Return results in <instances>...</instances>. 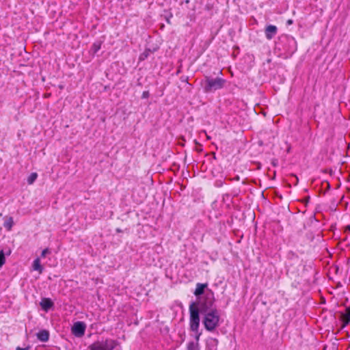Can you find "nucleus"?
<instances>
[{
  "mask_svg": "<svg viewBox=\"0 0 350 350\" xmlns=\"http://www.w3.org/2000/svg\"><path fill=\"white\" fill-rule=\"evenodd\" d=\"M215 297L213 293L211 291L206 293L204 297L196 303L201 314L217 310L215 305Z\"/></svg>",
  "mask_w": 350,
  "mask_h": 350,
  "instance_id": "nucleus-1",
  "label": "nucleus"
},
{
  "mask_svg": "<svg viewBox=\"0 0 350 350\" xmlns=\"http://www.w3.org/2000/svg\"><path fill=\"white\" fill-rule=\"evenodd\" d=\"M286 24L288 25L293 24V20H291V19L288 20L286 22Z\"/></svg>",
  "mask_w": 350,
  "mask_h": 350,
  "instance_id": "nucleus-22",
  "label": "nucleus"
},
{
  "mask_svg": "<svg viewBox=\"0 0 350 350\" xmlns=\"http://www.w3.org/2000/svg\"><path fill=\"white\" fill-rule=\"evenodd\" d=\"M150 50L144 51L139 57L140 60H144L145 58H146L148 56Z\"/></svg>",
  "mask_w": 350,
  "mask_h": 350,
  "instance_id": "nucleus-18",
  "label": "nucleus"
},
{
  "mask_svg": "<svg viewBox=\"0 0 350 350\" xmlns=\"http://www.w3.org/2000/svg\"><path fill=\"white\" fill-rule=\"evenodd\" d=\"M278 28L276 26L269 25L265 28V36L268 40H271L277 33Z\"/></svg>",
  "mask_w": 350,
  "mask_h": 350,
  "instance_id": "nucleus-7",
  "label": "nucleus"
},
{
  "mask_svg": "<svg viewBox=\"0 0 350 350\" xmlns=\"http://www.w3.org/2000/svg\"><path fill=\"white\" fill-rule=\"evenodd\" d=\"M208 284H202V283H198L196 284V288L194 291V295L196 296H200L202 295L204 292V289L207 288Z\"/></svg>",
  "mask_w": 350,
  "mask_h": 350,
  "instance_id": "nucleus-10",
  "label": "nucleus"
},
{
  "mask_svg": "<svg viewBox=\"0 0 350 350\" xmlns=\"http://www.w3.org/2000/svg\"><path fill=\"white\" fill-rule=\"evenodd\" d=\"M149 96V92L148 91H144L143 93H142V98H146Z\"/></svg>",
  "mask_w": 350,
  "mask_h": 350,
  "instance_id": "nucleus-20",
  "label": "nucleus"
},
{
  "mask_svg": "<svg viewBox=\"0 0 350 350\" xmlns=\"http://www.w3.org/2000/svg\"><path fill=\"white\" fill-rule=\"evenodd\" d=\"M345 230L346 231H350V226H346Z\"/></svg>",
  "mask_w": 350,
  "mask_h": 350,
  "instance_id": "nucleus-23",
  "label": "nucleus"
},
{
  "mask_svg": "<svg viewBox=\"0 0 350 350\" xmlns=\"http://www.w3.org/2000/svg\"><path fill=\"white\" fill-rule=\"evenodd\" d=\"M340 319L344 327L350 323V306L346 308L345 313H341Z\"/></svg>",
  "mask_w": 350,
  "mask_h": 350,
  "instance_id": "nucleus-9",
  "label": "nucleus"
},
{
  "mask_svg": "<svg viewBox=\"0 0 350 350\" xmlns=\"http://www.w3.org/2000/svg\"><path fill=\"white\" fill-rule=\"evenodd\" d=\"M5 258L3 251L0 250V268L5 264Z\"/></svg>",
  "mask_w": 350,
  "mask_h": 350,
  "instance_id": "nucleus-17",
  "label": "nucleus"
},
{
  "mask_svg": "<svg viewBox=\"0 0 350 350\" xmlns=\"http://www.w3.org/2000/svg\"><path fill=\"white\" fill-rule=\"evenodd\" d=\"M101 48V42H96L92 45V51L94 53H96Z\"/></svg>",
  "mask_w": 350,
  "mask_h": 350,
  "instance_id": "nucleus-15",
  "label": "nucleus"
},
{
  "mask_svg": "<svg viewBox=\"0 0 350 350\" xmlns=\"http://www.w3.org/2000/svg\"><path fill=\"white\" fill-rule=\"evenodd\" d=\"M286 39L287 43L289 45L293 46V48L291 50L290 53H294L297 50L296 41L295 40V39L293 37H286Z\"/></svg>",
  "mask_w": 350,
  "mask_h": 350,
  "instance_id": "nucleus-13",
  "label": "nucleus"
},
{
  "mask_svg": "<svg viewBox=\"0 0 350 350\" xmlns=\"http://www.w3.org/2000/svg\"><path fill=\"white\" fill-rule=\"evenodd\" d=\"M33 269L35 271H39L40 273H41L42 272L43 268H42V265H40V260L39 258H37L36 259H35L33 260Z\"/></svg>",
  "mask_w": 350,
  "mask_h": 350,
  "instance_id": "nucleus-12",
  "label": "nucleus"
},
{
  "mask_svg": "<svg viewBox=\"0 0 350 350\" xmlns=\"http://www.w3.org/2000/svg\"><path fill=\"white\" fill-rule=\"evenodd\" d=\"M86 325L82 321H77L74 323L72 327V333L77 337H82L85 331Z\"/></svg>",
  "mask_w": 350,
  "mask_h": 350,
  "instance_id": "nucleus-6",
  "label": "nucleus"
},
{
  "mask_svg": "<svg viewBox=\"0 0 350 350\" xmlns=\"http://www.w3.org/2000/svg\"><path fill=\"white\" fill-rule=\"evenodd\" d=\"M118 342L111 338H106L105 340H98L94 341L88 347L89 350H113Z\"/></svg>",
  "mask_w": 350,
  "mask_h": 350,
  "instance_id": "nucleus-4",
  "label": "nucleus"
},
{
  "mask_svg": "<svg viewBox=\"0 0 350 350\" xmlns=\"http://www.w3.org/2000/svg\"><path fill=\"white\" fill-rule=\"evenodd\" d=\"M189 324L191 330L195 332L198 331L200 326V312L198 310L196 302H191L189 305Z\"/></svg>",
  "mask_w": 350,
  "mask_h": 350,
  "instance_id": "nucleus-5",
  "label": "nucleus"
},
{
  "mask_svg": "<svg viewBox=\"0 0 350 350\" xmlns=\"http://www.w3.org/2000/svg\"><path fill=\"white\" fill-rule=\"evenodd\" d=\"M37 338L42 342H46L49 338V333L47 330L43 329L37 334Z\"/></svg>",
  "mask_w": 350,
  "mask_h": 350,
  "instance_id": "nucleus-11",
  "label": "nucleus"
},
{
  "mask_svg": "<svg viewBox=\"0 0 350 350\" xmlns=\"http://www.w3.org/2000/svg\"><path fill=\"white\" fill-rule=\"evenodd\" d=\"M38 177V174L36 172L31 173L29 176L27 178V183L29 185H31L34 183Z\"/></svg>",
  "mask_w": 350,
  "mask_h": 350,
  "instance_id": "nucleus-14",
  "label": "nucleus"
},
{
  "mask_svg": "<svg viewBox=\"0 0 350 350\" xmlns=\"http://www.w3.org/2000/svg\"><path fill=\"white\" fill-rule=\"evenodd\" d=\"M226 81L220 77L213 78L206 76L203 83V89L204 92L210 93L215 92L224 88Z\"/></svg>",
  "mask_w": 350,
  "mask_h": 350,
  "instance_id": "nucleus-2",
  "label": "nucleus"
},
{
  "mask_svg": "<svg viewBox=\"0 0 350 350\" xmlns=\"http://www.w3.org/2000/svg\"><path fill=\"white\" fill-rule=\"evenodd\" d=\"M48 253H49V249H44L41 253V257L44 258Z\"/></svg>",
  "mask_w": 350,
  "mask_h": 350,
  "instance_id": "nucleus-19",
  "label": "nucleus"
},
{
  "mask_svg": "<svg viewBox=\"0 0 350 350\" xmlns=\"http://www.w3.org/2000/svg\"><path fill=\"white\" fill-rule=\"evenodd\" d=\"M40 304L42 308L45 311H48L53 306V302L49 298L42 299Z\"/></svg>",
  "mask_w": 350,
  "mask_h": 350,
  "instance_id": "nucleus-8",
  "label": "nucleus"
},
{
  "mask_svg": "<svg viewBox=\"0 0 350 350\" xmlns=\"http://www.w3.org/2000/svg\"><path fill=\"white\" fill-rule=\"evenodd\" d=\"M13 225V220L12 217H10L7 221L4 223V227L8 230H10Z\"/></svg>",
  "mask_w": 350,
  "mask_h": 350,
  "instance_id": "nucleus-16",
  "label": "nucleus"
},
{
  "mask_svg": "<svg viewBox=\"0 0 350 350\" xmlns=\"http://www.w3.org/2000/svg\"><path fill=\"white\" fill-rule=\"evenodd\" d=\"M29 347H25V348H22V347H18L16 348V350H28V349H29Z\"/></svg>",
  "mask_w": 350,
  "mask_h": 350,
  "instance_id": "nucleus-21",
  "label": "nucleus"
},
{
  "mask_svg": "<svg viewBox=\"0 0 350 350\" xmlns=\"http://www.w3.org/2000/svg\"><path fill=\"white\" fill-rule=\"evenodd\" d=\"M200 337V334L196 336V339L198 340Z\"/></svg>",
  "mask_w": 350,
  "mask_h": 350,
  "instance_id": "nucleus-24",
  "label": "nucleus"
},
{
  "mask_svg": "<svg viewBox=\"0 0 350 350\" xmlns=\"http://www.w3.org/2000/svg\"><path fill=\"white\" fill-rule=\"evenodd\" d=\"M202 315L203 316L202 323L206 330L213 332L219 326L220 317L218 310Z\"/></svg>",
  "mask_w": 350,
  "mask_h": 350,
  "instance_id": "nucleus-3",
  "label": "nucleus"
}]
</instances>
